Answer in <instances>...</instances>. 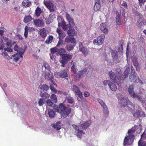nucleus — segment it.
Returning <instances> with one entry per match:
<instances>
[{
    "instance_id": "nucleus-31",
    "label": "nucleus",
    "mask_w": 146,
    "mask_h": 146,
    "mask_svg": "<svg viewBox=\"0 0 146 146\" xmlns=\"http://www.w3.org/2000/svg\"><path fill=\"white\" fill-rule=\"evenodd\" d=\"M41 12L42 11L40 7H38L35 11V14L37 17H38L40 16Z\"/></svg>"
},
{
    "instance_id": "nucleus-21",
    "label": "nucleus",
    "mask_w": 146,
    "mask_h": 146,
    "mask_svg": "<svg viewBox=\"0 0 146 146\" xmlns=\"http://www.w3.org/2000/svg\"><path fill=\"white\" fill-rule=\"evenodd\" d=\"M35 30V29L33 27H28L26 26L25 28V36H27L28 31L31 32L34 31Z\"/></svg>"
},
{
    "instance_id": "nucleus-3",
    "label": "nucleus",
    "mask_w": 146,
    "mask_h": 146,
    "mask_svg": "<svg viewBox=\"0 0 146 146\" xmlns=\"http://www.w3.org/2000/svg\"><path fill=\"white\" fill-rule=\"evenodd\" d=\"M116 73H114L111 71L109 72L108 75L109 76L110 80L118 84L120 82L121 78L119 75L121 73V71L120 69L118 68L116 69Z\"/></svg>"
},
{
    "instance_id": "nucleus-49",
    "label": "nucleus",
    "mask_w": 146,
    "mask_h": 146,
    "mask_svg": "<svg viewBox=\"0 0 146 146\" xmlns=\"http://www.w3.org/2000/svg\"><path fill=\"white\" fill-rule=\"evenodd\" d=\"M68 26L69 28H73L75 25L73 19L68 22Z\"/></svg>"
},
{
    "instance_id": "nucleus-14",
    "label": "nucleus",
    "mask_w": 146,
    "mask_h": 146,
    "mask_svg": "<svg viewBox=\"0 0 146 146\" xmlns=\"http://www.w3.org/2000/svg\"><path fill=\"white\" fill-rule=\"evenodd\" d=\"M100 30L104 33L107 34L108 33V29L106 27V26L104 23L101 24L100 26Z\"/></svg>"
},
{
    "instance_id": "nucleus-6",
    "label": "nucleus",
    "mask_w": 146,
    "mask_h": 146,
    "mask_svg": "<svg viewBox=\"0 0 146 146\" xmlns=\"http://www.w3.org/2000/svg\"><path fill=\"white\" fill-rule=\"evenodd\" d=\"M134 136L128 135L125 137L123 140V144L125 146L126 145H130L133 141L134 139Z\"/></svg>"
},
{
    "instance_id": "nucleus-16",
    "label": "nucleus",
    "mask_w": 146,
    "mask_h": 146,
    "mask_svg": "<svg viewBox=\"0 0 146 146\" xmlns=\"http://www.w3.org/2000/svg\"><path fill=\"white\" fill-rule=\"evenodd\" d=\"M91 123V121L90 120H88L84 123L81 124L80 125V127H81L83 129H85L89 126Z\"/></svg>"
},
{
    "instance_id": "nucleus-53",
    "label": "nucleus",
    "mask_w": 146,
    "mask_h": 146,
    "mask_svg": "<svg viewBox=\"0 0 146 146\" xmlns=\"http://www.w3.org/2000/svg\"><path fill=\"white\" fill-rule=\"evenodd\" d=\"M59 37L60 39H59V41H58V43H57L56 46H58L59 45H62L63 43V40L62 39L64 37Z\"/></svg>"
},
{
    "instance_id": "nucleus-25",
    "label": "nucleus",
    "mask_w": 146,
    "mask_h": 146,
    "mask_svg": "<svg viewBox=\"0 0 146 146\" xmlns=\"http://www.w3.org/2000/svg\"><path fill=\"white\" fill-rule=\"evenodd\" d=\"M53 16L50 15L46 19V22L47 24H50L51 23L53 20Z\"/></svg>"
},
{
    "instance_id": "nucleus-8",
    "label": "nucleus",
    "mask_w": 146,
    "mask_h": 146,
    "mask_svg": "<svg viewBox=\"0 0 146 146\" xmlns=\"http://www.w3.org/2000/svg\"><path fill=\"white\" fill-rule=\"evenodd\" d=\"M97 101L100 103L102 107L103 108V112H104V114L106 115H108L109 113V111L105 103L100 99L98 98L97 99Z\"/></svg>"
},
{
    "instance_id": "nucleus-9",
    "label": "nucleus",
    "mask_w": 146,
    "mask_h": 146,
    "mask_svg": "<svg viewBox=\"0 0 146 146\" xmlns=\"http://www.w3.org/2000/svg\"><path fill=\"white\" fill-rule=\"evenodd\" d=\"M133 113V117H135L136 118H139L140 117H144L145 116V114L143 111L141 110H138L134 113Z\"/></svg>"
},
{
    "instance_id": "nucleus-4",
    "label": "nucleus",
    "mask_w": 146,
    "mask_h": 146,
    "mask_svg": "<svg viewBox=\"0 0 146 146\" xmlns=\"http://www.w3.org/2000/svg\"><path fill=\"white\" fill-rule=\"evenodd\" d=\"M60 55H62V59L60 60V62L62 64L61 66L64 67V65L68 62V61H70L72 59V54H63V53H60Z\"/></svg>"
},
{
    "instance_id": "nucleus-1",
    "label": "nucleus",
    "mask_w": 146,
    "mask_h": 146,
    "mask_svg": "<svg viewBox=\"0 0 146 146\" xmlns=\"http://www.w3.org/2000/svg\"><path fill=\"white\" fill-rule=\"evenodd\" d=\"M16 42L14 41L13 42L12 41L9 40L7 42L6 44L7 46L11 47L14 45H15L14 47V49L15 51L19 52V54L16 53L14 55H12L11 56V58L13 59L14 61L17 62L19 58V57L23 58V54L25 52V50L23 49L22 48H20L16 44Z\"/></svg>"
},
{
    "instance_id": "nucleus-43",
    "label": "nucleus",
    "mask_w": 146,
    "mask_h": 146,
    "mask_svg": "<svg viewBox=\"0 0 146 146\" xmlns=\"http://www.w3.org/2000/svg\"><path fill=\"white\" fill-rule=\"evenodd\" d=\"M61 73V78H66L67 77V72L66 70H63L62 72Z\"/></svg>"
},
{
    "instance_id": "nucleus-22",
    "label": "nucleus",
    "mask_w": 146,
    "mask_h": 146,
    "mask_svg": "<svg viewBox=\"0 0 146 146\" xmlns=\"http://www.w3.org/2000/svg\"><path fill=\"white\" fill-rule=\"evenodd\" d=\"M121 105L123 107L126 106L127 105H128V100L125 98H122L121 100H120Z\"/></svg>"
},
{
    "instance_id": "nucleus-40",
    "label": "nucleus",
    "mask_w": 146,
    "mask_h": 146,
    "mask_svg": "<svg viewBox=\"0 0 146 146\" xmlns=\"http://www.w3.org/2000/svg\"><path fill=\"white\" fill-rule=\"evenodd\" d=\"M50 98H51V101L54 102V103H56L57 98L56 96L54 94L51 95Z\"/></svg>"
},
{
    "instance_id": "nucleus-52",
    "label": "nucleus",
    "mask_w": 146,
    "mask_h": 146,
    "mask_svg": "<svg viewBox=\"0 0 146 146\" xmlns=\"http://www.w3.org/2000/svg\"><path fill=\"white\" fill-rule=\"evenodd\" d=\"M44 100L45 99H39L38 101L39 106H42L43 104H44V102H45V100Z\"/></svg>"
},
{
    "instance_id": "nucleus-13",
    "label": "nucleus",
    "mask_w": 146,
    "mask_h": 146,
    "mask_svg": "<svg viewBox=\"0 0 146 146\" xmlns=\"http://www.w3.org/2000/svg\"><path fill=\"white\" fill-rule=\"evenodd\" d=\"M64 49L60 48V49L58 48H57L56 47H54L53 48H52L50 49V51H51V53L52 54H54L55 53L59 51V54L61 53H62V52H64Z\"/></svg>"
},
{
    "instance_id": "nucleus-59",
    "label": "nucleus",
    "mask_w": 146,
    "mask_h": 146,
    "mask_svg": "<svg viewBox=\"0 0 146 146\" xmlns=\"http://www.w3.org/2000/svg\"><path fill=\"white\" fill-rule=\"evenodd\" d=\"M116 23L117 25H120L121 24V22L120 21V17H116Z\"/></svg>"
},
{
    "instance_id": "nucleus-19",
    "label": "nucleus",
    "mask_w": 146,
    "mask_h": 146,
    "mask_svg": "<svg viewBox=\"0 0 146 146\" xmlns=\"http://www.w3.org/2000/svg\"><path fill=\"white\" fill-rule=\"evenodd\" d=\"M111 53H112V57L114 61H115L116 63L117 62H119L117 61V52L115 50H112Z\"/></svg>"
},
{
    "instance_id": "nucleus-56",
    "label": "nucleus",
    "mask_w": 146,
    "mask_h": 146,
    "mask_svg": "<svg viewBox=\"0 0 146 146\" xmlns=\"http://www.w3.org/2000/svg\"><path fill=\"white\" fill-rule=\"evenodd\" d=\"M54 75L55 77L58 78H61V73L59 72H56L54 73Z\"/></svg>"
},
{
    "instance_id": "nucleus-38",
    "label": "nucleus",
    "mask_w": 146,
    "mask_h": 146,
    "mask_svg": "<svg viewBox=\"0 0 146 146\" xmlns=\"http://www.w3.org/2000/svg\"><path fill=\"white\" fill-rule=\"evenodd\" d=\"M32 19V18L30 15L25 16L24 19V21L26 23L31 21Z\"/></svg>"
},
{
    "instance_id": "nucleus-28",
    "label": "nucleus",
    "mask_w": 146,
    "mask_h": 146,
    "mask_svg": "<svg viewBox=\"0 0 146 146\" xmlns=\"http://www.w3.org/2000/svg\"><path fill=\"white\" fill-rule=\"evenodd\" d=\"M56 32L58 34L59 36H65L66 35V33L60 29L57 28Z\"/></svg>"
},
{
    "instance_id": "nucleus-20",
    "label": "nucleus",
    "mask_w": 146,
    "mask_h": 146,
    "mask_svg": "<svg viewBox=\"0 0 146 146\" xmlns=\"http://www.w3.org/2000/svg\"><path fill=\"white\" fill-rule=\"evenodd\" d=\"M64 42L67 43L70 42L72 43H75L76 42V40L74 37H66Z\"/></svg>"
},
{
    "instance_id": "nucleus-46",
    "label": "nucleus",
    "mask_w": 146,
    "mask_h": 146,
    "mask_svg": "<svg viewBox=\"0 0 146 146\" xmlns=\"http://www.w3.org/2000/svg\"><path fill=\"white\" fill-rule=\"evenodd\" d=\"M46 103L47 105L49 107H51L53 105V104L54 103L53 101L52 102L51 100L48 99L46 101Z\"/></svg>"
},
{
    "instance_id": "nucleus-11",
    "label": "nucleus",
    "mask_w": 146,
    "mask_h": 146,
    "mask_svg": "<svg viewBox=\"0 0 146 146\" xmlns=\"http://www.w3.org/2000/svg\"><path fill=\"white\" fill-rule=\"evenodd\" d=\"M104 38H102V37H97L96 39L94 40L93 43L98 45H101L102 44Z\"/></svg>"
},
{
    "instance_id": "nucleus-32",
    "label": "nucleus",
    "mask_w": 146,
    "mask_h": 146,
    "mask_svg": "<svg viewBox=\"0 0 146 146\" xmlns=\"http://www.w3.org/2000/svg\"><path fill=\"white\" fill-rule=\"evenodd\" d=\"M23 6L26 7H29L31 5V2L29 0H24L22 3Z\"/></svg>"
},
{
    "instance_id": "nucleus-50",
    "label": "nucleus",
    "mask_w": 146,
    "mask_h": 146,
    "mask_svg": "<svg viewBox=\"0 0 146 146\" xmlns=\"http://www.w3.org/2000/svg\"><path fill=\"white\" fill-rule=\"evenodd\" d=\"M128 75V71L127 70H125V71L123 73V75L122 76H124V77H122V79L123 80L125 79L126 78H127Z\"/></svg>"
},
{
    "instance_id": "nucleus-42",
    "label": "nucleus",
    "mask_w": 146,
    "mask_h": 146,
    "mask_svg": "<svg viewBox=\"0 0 146 146\" xmlns=\"http://www.w3.org/2000/svg\"><path fill=\"white\" fill-rule=\"evenodd\" d=\"M75 95L78 96L77 100L78 101H81L82 99L83 98L82 93L75 94Z\"/></svg>"
},
{
    "instance_id": "nucleus-33",
    "label": "nucleus",
    "mask_w": 146,
    "mask_h": 146,
    "mask_svg": "<svg viewBox=\"0 0 146 146\" xmlns=\"http://www.w3.org/2000/svg\"><path fill=\"white\" fill-rule=\"evenodd\" d=\"M39 33L40 35L42 36H46V30L44 28L40 29L39 31Z\"/></svg>"
},
{
    "instance_id": "nucleus-37",
    "label": "nucleus",
    "mask_w": 146,
    "mask_h": 146,
    "mask_svg": "<svg viewBox=\"0 0 146 146\" xmlns=\"http://www.w3.org/2000/svg\"><path fill=\"white\" fill-rule=\"evenodd\" d=\"M66 100L67 102L68 103L72 104L74 103V99L72 97H66Z\"/></svg>"
},
{
    "instance_id": "nucleus-5",
    "label": "nucleus",
    "mask_w": 146,
    "mask_h": 146,
    "mask_svg": "<svg viewBox=\"0 0 146 146\" xmlns=\"http://www.w3.org/2000/svg\"><path fill=\"white\" fill-rule=\"evenodd\" d=\"M44 4L50 12H53L56 10V7L50 1H44Z\"/></svg>"
},
{
    "instance_id": "nucleus-35",
    "label": "nucleus",
    "mask_w": 146,
    "mask_h": 146,
    "mask_svg": "<svg viewBox=\"0 0 146 146\" xmlns=\"http://www.w3.org/2000/svg\"><path fill=\"white\" fill-rule=\"evenodd\" d=\"M135 127H136L135 125ZM132 127L131 129H129L128 131V134H129V135H133H133V133L135 132V127Z\"/></svg>"
},
{
    "instance_id": "nucleus-15",
    "label": "nucleus",
    "mask_w": 146,
    "mask_h": 146,
    "mask_svg": "<svg viewBox=\"0 0 146 146\" xmlns=\"http://www.w3.org/2000/svg\"><path fill=\"white\" fill-rule=\"evenodd\" d=\"M128 92L129 94L132 96L133 98H135V94L133 90V86L131 85L128 88Z\"/></svg>"
},
{
    "instance_id": "nucleus-7",
    "label": "nucleus",
    "mask_w": 146,
    "mask_h": 146,
    "mask_svg": "<svg viewBox=\"0 0 146 146\" xmlns=\"http://www.w3.org/2000/svg\"><path fill=\"white\" fill-rule=\"evenodd\" d=\"M88 73V71L87 69L86 68L79 71V72L76 76V80H78L80 78L87 75Z\"/></svg>"
},
{
    "instance_id": "nucleus-44",
    "label": "nucleus",
    "mask_w": 146,
    "mask_h": 146,
    "mask_svg": "<svg viewBox=\"0 0 146 146\" xmlns=\"http://www.w3.org/2000/svg\"><path fill=\"white\" fill-rule=\"evenodd\" d=\"M100 3H95L94 8L95 10L97 11L100 9Z\"/></svg>"
},
{
    "instance_id": "nucleus-34",
    "label": "nucleus",
    "mask_w": 146,
    "mask_h": 146,
    "mask_svg": "<svg viewBox=\"0 0 146 146\" xmlns=\"http://www.w3.org/2000/svg\"><path fill=\"white\" fill-rule=\"evenodd\" d=\"M39 88L40 90L47 91L48 90V86L46 84L40 85L39 86Z\"/></svg>"
},
{
    "instance_id": "nucleus-63",
    "label": "nucleus",
    "mask_w": 146,
    "mask_h": 146,
    "mask_svg": "<svg viewBox=\"0 0 146 146\" xmlns=\"http://www.w3.org/2000/svg\"><path fill=\"white\" fill-rule=\"evenodd\" d=\"M139 1V4L140 5L142 6L143 4L146 1V0H138Z\"/></svg>"
},
{
    "instance_id": "nucleus-41",
    "label": "nucleus",
    "mask_w": 146,
    "mask_h": 146,
    "mask_svg": "<svg viewBox=\"0 0 146 146\" xmlns=\"http://www.w3.org/2000/svg\"><path fill=\"white\" fill-rule=\"evenodd\" d=\"M61 26L64 31H66L67 30L68 26L64 21H62V23L61 24Z\"/></svg>"
},
{
    "instance_id": "nucleus-26",
    "label": "nucleus",
    "mask_w": 146,
    "mask_h": 146,
    "mask_svg": "<svg viewBox=\"0 0 146 146\" xmlns=\"http://www.w3.org/2000/svg\"><path fill=\"white\" fill-rule=\"evenodd\" d=\"M48 115L50 118H53L55 116V112L52 109L48 110Z\"/></svg>"
},
{
    "instance_id": "nucleus-64",
    "label": "nucleus",
    "mask_w": 146,
    "mask_h": 146,
    "mask_svg": "<svg viewBox=\"0 0 146 146\" xmlns=\"http://www.w3.org/2000/svg\"><path fill=\"white\" fill-rule=\"evenodd\" d=\"M5 51H6L9 52H12V49L10 47H7V48H4Z\"/></svg>"
},
{
    "instance_id": "nucleus-57",
    "label": "nucleus",
    "mask_w": 146,
    "mask_h": 146,
    "mask_svg": "<svg viewBox=\"0 0 146 146\" xmlns=\"http://www.w3.org/2000/svg\"><path fill=\"white\" fill-rule=\"evenodd\" d=\"M58 93L59 94L63 95L65 96H66L67 95V93L66 92L63 91H58Z\"/></svg>"
},
{
    "instance_id": "nucleus-55",
    "label": "nucleus",
    "mask_w": 146,
    "mask_h": 146,
    "mask_svg": "<svg viewBox=\"0 0 146 146\" xmlns=\"http://www.w3.org/2000/svg\"><path fill=\"white\" fill-rule=\"evenodd\" d=\"M66 18L68 22L73 20L70 15L68 13H66Z\"/></svg>"
},
{
    "instance_id": "nucleus-39",
    "label": "nucleus",
    "mask_w": 146,
    "mask_h": 146,
    "mask_svg": "<svg viewBox=\"0 0 146 146\" xmlns=\"http://www.w3.org/2000/svg\"><path fill=\"white\" fill-rule=\"evenodd\" d=\"M110 89L112 91H115L117 90V86L116 85L114 84V83H111V84L109 86Z\"/></svg>"
},
{
    "instance_id": "nucleus-61",
    "label": "nucleus",
    "mask_w": 146,
    "mask_h": 146,
    "mask_svg": "<svg viewBox=\"0 0 146 146\" xmlns=\"http://www.w3.org/2000/svg\"><path fill=\"white\" fill-rule=\"evenodd\" d=\"M133 63V65L134 66H138V61L137 60L135 59H133L132 60Z\"/></svg>"
},
{
    "instance_id": "nucleus-17",
    "label": "nucleus",
    "mask_w": 146,
    "mask_h": 146,
    "mask_svg": "<svg viewBox=\"0 0 146 146\" xmlns=\"http://www.w3.org/2000/svg\"><path fill=\"white\" fill-rule=\"evenodd\" d=\"M69 29L67 32L69 36H74L76 35L77 33L74 29L69 27Z\"/></svg>"
},
{
    "instance_id": "nucleus-47",
    "label": "nucleus",
    "mask_w": 146,
    "mask_h": 146,
    "mask_svg": "<svg viewBox=\"0 0 146 146\" xmlns=\"http://www.w3.org/2000/svg\"><path fill=\"white\" fill-rule=\"evenodd\" d=\"M77 131L76 136L78 137L79 138H81L82 133H83L84 134H85V132H83L82 130L78 131Z\"/></svg>"
},
{
    "instance_id": "nucleus-36",
    "label": "nucleus",
    "mask_w": 146,
    "mask_h": 146,
    "mask_svg": "<svg viewBox=\"0 0 146 146\" xmlns=\"http://www.w3.org/2000/svg\"><path fill=\"white\" fill-rule=\"evenodd\" d=\"M136 97V98L138 100L141 102L142 104H143L144 103H145L144 98L142 96L139 95H136V97H135V98Z\"/></svg>"
},
{
    "instance_id": "nucleus-29",
    "label": "nucleus",
    "mask_w": 146,
    "mask_h": 146,
    "mask_svg": "<svg viewBox=\"0 0 146 146\" xmlns=\"http://www.w3.org/2000/svg\"><path fill=\"white\" fill-rule=\"evenodd\" d=\"M129 79L130 80V81L131 82H137V78H136V76L135 74H131V76H129Z\"/></svg>"
},
{
    "instance_id": "nucleus-54",
    "label": "nucleus",
    "mask_w": 146,
    "mask_h": 146,
    "mask_svg": "<svg viewBox=\"0 0 146 146\" xmlns=\"http://www.w3.org/2000/svg\"><path fill=\"white\" fill-rule=\"evenodd\" d=\"M43 66L44 67V68L46 69H47L49 71L50 70V67L48 65V64L47 62L44 63V64H43Z\"/></svg>"
},
{
    "instance_id": "nucleus-2",
    "label": "nucleus",
    "mask_w": 146,
    "mask_h": 146,
    "mask_svg": "<svg viewBox=\"0 0 146 146\" xmlns=\"http://www.w3.org/2000/svg\"><path fill=\"white\" fill-rule=\"evenodd\" d=\"M53 107L55 111L60 113L61 116L63 118H66L70 113L71 109L69 107L65 106L63 103L59 104L58 106L54 104Z\"/></svg>"
},
{
    "instance_id": "nucleus-45",
    "label": "nucleus",
    "mask_w": 146,
    "mask_h": 146,
    "mask_svg": "<svg viewBox=\"0 0 146 146\" xmlns=\"http://www.w3.org/2000/svg\"><path fill=\"white\" fill-rule=\"evenodd\" d=\"M73 48V46L71 44L67 45L66 46H65V48H66V49L69 51L72 50Z\"/></svg>"
},
{
    "instance_id": "nucleus-51",
    "label": "nucleus",
    "mask_w": 146,
    "mask_h": 146,
    "mask_svg": "<svg viewBox=\"0 0 146 146\" xmlns=\"http://www.w3.org/2000/svg\"><path fill=\"white\" fill-rule=\"evenodd\" d=\"M53 40V37H48L45 41V43L46 44H49L52 42Z\"/></svg>"
},
{
    "instance_id": "nucleus-58",
    "label": "nucleus",
    "mask_w": 146,
    "mask_h": 146,
    "mask_svg": "<svg viewBox=\"0 0 146 146\" xmlns=\"http://www.w3.org/2000/svg\"><path fill=\"white\" fill-rule=\"evenodd\" d=\"M103 84H104V85L106 86L107 85H108V86L110 85L111 84H113V83H112L109 80H104L103 81Z\"/></svg>"
},
{
    "instance_id": "nucleus-48",
    "label": "nucleus",
    "mask_w": 146,
    "mask_h": 146,
    "mask_svg": "<svg viewBox=\"0 0 146 146\" xmlns=\"http://www.w3.org/2000/svg\"><path fill=\"white\" fill-rule=\"evenodd\" d=\"M138 146H146V143L144 141H142L140 139L138 142Z\"/></svg>"
},
{
    "instance_id": "nucleus-10",
    "label": "nucleus",
    "mask_w": 146,
    "mask_h": 146,
    "mask_svg": "<svg viewBox=\"0 0 146 146\" xmlns=\"http://www.w3.org/2000/svg\"><path fill=\"white\" fill-rule=\"evenodd\" d=\"M79 49L80 52L84 54L85 56H86L88 54V51L86 48L82 46V43L80 42L79 43Z\"/></svg>"
},
{
    "instance_id": "nucleus-18",
    "label": "nucleus",
    "mask_w": 146,
    "mask_h": 146,
    "mask_svg": "<svg viewBox=\"0 0 146 146\" xmlns=\"http://www.w3.org/2000/svg\"><path fill=\"white\" fill-rule=\"evenodd\" d=\"M128 110L131 113L134 112V111L135 110L136 107L134 104H133L131 103L128 104Z\"/></svg>"
},
{
    "instance_id": "nucleus-24",
    "label": "nucleus",
    "mask_w": 146,
    "mask_h": 146,
    "mask_svg": "<svg viewBox=\"0 0 146 146\" xmlns=\"http://www.w3.org/2000/svg\"><path fill=\"white\" fill-rule=\"evenodd\" d=\"M60 124H61V121H58L56 122L55 124H53L52 126L55 129L59 130L61 129Z\"/></svg>"
},
{
    "instance_id": "nucleus-23",
    "label": "nucleus",
    "mask_w": 146,
    "mask_h": 146,
    "mask_svg": "<svg viewBox=\"0 0 146 146\" xmlns=\"http://www.w3.org/2000/svg\"><path fill=\"white\" fill-rule=\"evenodd\" d=\"M45 78L50 80H51L54 78V76L52 74L49 72H46L45 74Z\"/></svg>"
},
{
    "instance_id": "nucleus-62",
    "label": "nucleus",
    "mask_w": 146,
    "mask_h": 146,
    "mask_svg": "<svg viewBox=\"0 0 146 146\" xmlns=\"http://www.w3.org/2000/svg\"><path fill=\"white\" fill-rule=\"evenodd\" d=\"M50 89H51V91H53V92H57V90L54 87V86L52 85L51 84L50 86Z\"/></svg>"
},
{
    "instance_id": "nucleus-27",
    "label": "nucleus",
    "mask_w": 146,
    "mask_h": 146,
    "mask_svg": "<svg viewBox=\"0 0 146 146\" xmlns=\"http://www.w3.org/2000/svg\"><path fill=\"white\" fill-rule=\"evenodd\" d=\"M72 89L75 94L82 93L80 90L79 88L75 85L72 86Z\"/></svg>"
},
{
    "instance_id": "nucleus-12",
    "label": "nucleus",
    "mask_w": 146,
    "mask_h": 146,
    "mask_svg": "<svg viewBox=\"0 0 146 146\" xmlns=\"http://www.w3.org/2000/svg\"><path fill=\"white\" fill-rule=\"evenodd\" d=\"M34 23L35 25L38 27H42L44 23L43 20L38 19L34 20Z\"/></svg>"
},
{
    "instance_id": "nucleus-30",
    "label": "nucleus",
    "mask_w": 146,
    "mask_h": 146,
    "mask_svg": "<svg viewBox=\"0 0 146 146\" xmlns=\"http://www.w3.org/2000/svg\"><path fill=\"white\" fill-rule=\"evenodd\" d=\"M40 96L42 98L40 99H47L50 97V95L47 92H44L40 94Z\"/></svg>"
},
{
    "instance_id": "nucleus-60",
    "label": "nucleus",
    "mask_w": 146,
    "mask_h": 146,
    "mask_svg": "<svg viewBox=\"0 0 146 146\" xmlns=\"http://www.w3.org/2000/svg\"><path fill=\"white\" fill-rule=\"evenodd\" d=\"M146 138V134L144 131L143 133L141 135V139H145Z\"/></svg>"
}]
</instances>
